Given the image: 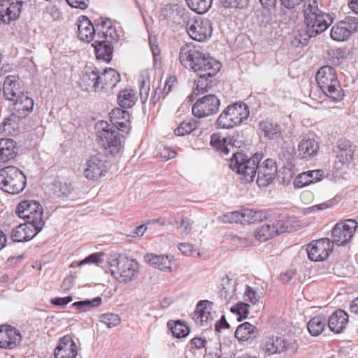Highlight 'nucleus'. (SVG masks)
Listing matches in <instances>:
<instances>
[{"label": "nucleus", "mask_w": 358, "mask_h": 358, "mask_svg": "<svg viewBox=\"0 0 358 358\" xmlns=\"http://www.w3.org/2000/svg\"><path fill=\"white\" fill-rule=\"evenodd\" d=\"M180 62L185 67L192 69L198 76L196 95L204 93L211 87V80L220 70L221 64L211 57L205 55L200 46L193 43L183 45L180 50Z\"/></svg>", "instance_id": "nucleus-1"}, {"label": "nucleus", "mask_w": 358, "mask_h": 358, "mask_svg": "<svg viewBox=\"0 0 358 358\" xmlns=\"http://www.w3.org/2000/svg\"><path fill=\"white\" fill-rule=\"evenodd\" d=\"M261 155L255 154L250 158L241 153H234L230 159L229 167L238 174L242 175L247 182L253 181L256 173V182L259 187L269 185L277 173V165L272 159L264 160L261 164Z\"/></svg>", "instance_id": "nucleus-2"}, {"label": "nucleus", "mask_w": 358, "mask_h": 358, "mask_svg": "<svg viewBox=\"0 0 358 358\" xmlns=\"http://www.w3.org/2000/svg\"><path fill=\"white\" fill-rule=\"evenodd\" d=\"M316 81L323 93L334 101L343 99L342 89L335 69L331 66H324L317 72Z\"/></svg>", "instance_id": "nucleus-3"}, {"label": "nucleus", "mask_w": 358, "mask_h": 358, "mask_svg": "<svg viewBox=\"0 0 358 358\" xmlns=\"http://www.w3.org/2000/svg\"><path fill=\"white\" fill-rule=\"evenodd\" d=\"M25 175L14 166L0 169V189L10 194L21 192L26 186Z\"/></svg>", "instance_id": "nucleus-4"}, {"label": "nucleus", "mask_w": 358, "mask_h": 358, "mask_svg": "<svg viewBox=\"0 0 358 358\" xmlns=\"http://www.w3.org/2000/svg\"><path fill=\"white\" fill-rule=\"evenodd\" d=\"M249 115V108L245 103H235L228 106L220 115L217 124L220 128L231 129L240 125Z\"/></svg>", "instance_id": "nucleus-5"}, {"label": "nucleus", "mask_w": 358, "mask_h": 358, "mask_svg": "<svg viewBox=\"0 0 358 358\" xmlns=\"http://www.w3.org/2000/svg\"><path fill=\"white\" fill-rule=\"evenodd\" d=\"M95 129L101 146L111 155L117 154L122 147L118 131L106 121H99Z\"/></svg>", "instance_id": "nucleus-6"}, {"label": "nucleus", "mask_w": 358, "mask_h": 358, "mask_svg": "<svg viewBox=\"0 0 358 358\" xmlns=\"http://www.w3.org/2000/svg\"><path fill=\"white\" fill-rule=\"evenodd\" d=\"M111 275L120 283L134 280L138 273L137 262L125 257L114 259L110 262Z\"/></svg>", "instance_id": "nucleus-7"}, {"label": "nucleus", "mask_w": 358, "mask_h": 358, "mask_svg": "<svg viewBox=\"0 0 358 358\" xmlns=\"http://www.w3.org/2000/svg\"><path fill=\"white\" fill-rule=\"evenodd\" d=\"M16 213L20 217L27 219V222L35 225L38 231H41L44 227L43 208L36 201L25 200L21 201L17 205Z\"/></svg>", "instance_id": "nucleus-8"}, {"label": "nucleus", "mask_w": 358, "mask_h": 358, "mask_svg": "<svg viewBox=\"0 0 358 358\" xmlns=\"http://www.w3.org/2000/svg\"><path fill=\"white\" fill-rule=\"evenodd\" d=\"M185 28L188 35L199 42H204L210 38L213 31L211 21L201 17L189 18Z\"/></svg>", "instance_id": "nucleus-9"}, {"label": "nucleus", "mask_w": 358, "mask_h": 358, "mask_svg": "<svg viewBox=\"0 0 358 358\" xmlns=\"http://www.w3.org/2000/svg\"><path fill=\"white\" fill-rule=\"evenodd\" d=\"M189 13L178 3H166L160 9L159 20H165L168 24L184 26L188 21Z\"/></svg>", "instance_id": "nucleus-10"}, {"label": "nucleus", "mask_w": 358, "mask_h": 358, "mask_svg": "<svg viewBox=\"0 0 358 358\" xmlns=\"http://www.w3.org/2000/svg\"><path fill=\"white\" fill-rule=\"evenodd\" d=\"M334 245V242L328 238L313 241L306 248L309 259L314 262L326 260L333 252Z\"/></svg>", "instance_id": "nucleus-11"}, {"label": "nucleus", "mask_w": 358, "mask_h": 358, "mask_svg": "<svg viewBox=\"0 0 358 358\" xmlns=\"http://www.w3.org/2000/svg\"><path fill=\"white\" fill-rule=\"evenodd\" d=\"M357 227L358 223L355 220H345L337 223L332 230V242H334V244L340 246L350 243Z\"/></svg>", "instance_id": "nucleus-12"}, {"label": "nucleus", "mask_w": 358, "mask_h": 358, "mask_svg": "<svg viewBox=\"0 0 358 358\" xmlns=\"http://www.w3.org/2000/svg\"><path fill=\"white\" fill-rule=\"evenodd\" d=\"M106 162V157L103 154L91 156L83 169L84 176L88 180H95L104 176L107 171Z\"/></svg>", "instance_id": "nucleus-13"}, {"label": "nucleus", "mask_w": 358, "mask_h": 358, "mask_svg": "<svg viewBox=\"0 0 358 358\" xmlns=\"http://www.w3.org/2000/svg\"><path fill=\"white\" fill-rule=\"evenodd\" d=\"M220 105V101L215 95H206L193 105L192 114L199 118L210 116L217 112Z\"/></svg>", "instance_id": "nucleus-14"}, {"label": "nucleus", "mask_w": 358, "mask_h": 358, "mask_svg": "<svg viewBox=\"0 0 358 358\" xmlns=\"http://www.w3.org/2000/svg\"><path fill=\"white\" fill-rule=\"evenodd\" d=\"M262 349L269 355L280 352L293 354L296 350V345L294 342L285 340L281 337H268L262 344Z\"/></svg>", "instance_id": "nucleus-15"}, {"label": "nucleus", "mask_w": 358, "mask_h": 358, "mask_svg": "<svg viewBox=\"0 0 358 358\" xmlns=\"http://www.w3.org/2000/svg\"><path fill=\"white\" fill-rule=\"evenodd\" d=\"M22 8V2L19 0L0 1V22L9 24L19 18Z\"/></svg>", "instance_id": "nucleus-16"}, {"label": "nucleus", "mask_w": 358, "mask_h": 358, "mask_svg": "<svg viewBox=\"0 0 358 358\" xmlns=\"http://www.w3.org/2000/svg\"><path fill=\"white\" fill-rule=\"evenodd\" d=\"M305 20L306 27L308 30L313 31L315 36L325 31L333 22L331 15L324 12L306 16Z\"/></svg>", "instance_id": "nucleus-17"}, {"label": "nucleus", "mask_w": 358, "mask_h": 358, "mask_svg": "<svg viewBox=\"0 0 358 358\" xmlns=\"http://www.w3.org/2000/svg\"><path fill=\"white\" fill-rule=\"evenodd\" d=\"M3 96L9 101L26 94L24 93L20 78L14 75H9L6 77L3 82Z\"/></svg>", "instance_id": "nucleus-18"}, {"label": "nucleus", "mask_w": 358, "mask_h": 358, "mask_svg": "<svg viewBox=\"0 0 358 358\" xmlns=\"http://www.w3.org/2000/svg\"><path fill=\"white\" fill-rule=\"evenodd\" d=\"M54 355L55 358H76L78 349L71 336L66 335L59 340Z\"/></svg>", "instance_id": "nucleus-19"}, {"label": "nucleus", "mask_w": 358, "mask_h": 358, "mask_svg": "<svg viewBox=\"0 0 358 358\" xmlns=\"http://www.w3.org/2000/svg\"><path fill=\"white\" fill-rule=\"evenodd\" d=\"M144 260L150 266L163 272L171 273L177 269V266H172L174 259L173 257L165 255H157L152 253H148L144 255Z\"/></svg>", "instance_id": "nucleus-20"}, {"label": "nucleus", "mask_w": 358, "mask_h": 358, "mask_svg": "<svg viewBox=\"0 0 358 358\" xmlns=\"http://www.w3.org/2000/svg\"><path fill=\"white\" fill-rule=\"evenodd\" d=\"M100 73L98 69L93 66H86L80 79V85L85 91H96L100 90Z\"/></svg>", "instance_id": "nucleus-21"}, {"label": "nucleus", "mask_w": 358, "mask_h": 358, "mask_svg": "<svg viewBox=\"0 0 358 358\" xmlns=\"http://www.w3.org/2000/svg\"><path fill=\"white\" fill-rule=\"evenodd\" d=\"M22 336L18 330L10 327H0V348H15L21 341Z\"/></svg>", "instance_id": "nucleus-22"}, {"label": "nucleus", "mask_w": 358, "mask_h": 358, "mask_svg": "<svg viewBox=\"0 0 358 358\" xmlns=\"http://www.w3.org/2000/svg\"><path fill=\"white\" fill-rule=\"evenodd\" d=\"M96 31V38L101 41L113 43L119 38L115 27L110 19L101 20V22L97 24Z\"/></svg>", "instance_id": "nucleus-23"}, {"label": "nucleus", "mask_w": 358, "mask_h": 358, "mask_svg": "<svg viewBox=\"0 0 358 358\" xmlns=\"http://www.w3.org/2000/svg\"><path fill=\"white\" fill-rule=\"evenodd\" d=\"M10 102H12V114L18 119L28 116L33 110L34 101L27 94Z\"/></svg>", "instance_id": "nucleus-24"}, {"label": "nucleus", "mask_w": 358, "mask_h": 358, "mask_svg": "<svg viewBox=\"0 0 358 358\" xmlns=\"http://www.w3.org/2000/svg\"><path fill=\"white\" fill-rule=\"evenodd\" d=\"M285 231H286V227H283L281 222L279 221L276 225L273 223L265 224L258 227L255 233V236L258 241L264 242Z\"/></svg>", "instance_id": "nucleus-25"}, {"label": "nucleus", "mask_w": 358, "mask_h": 358, "mask_svg": "<svg viewBox=\"0 0 358 358\" xmlns=\"http://www.w3.org/2000/svg\"><path fill=\"white\" fill-rule=\"evenodd\" d=\"M110 122L116 130L128 133L130 130L129 113L128 111L117 108L109 113Z\"/></svg>", "instance_id": "nucleus-26"}, {"label": "nucleus", "mask_w": 358, "mask_h": 358, "mask_svg": "<svg viewBox=\"0 0 358 358\" xmlns=\"http://www.w3.org/2000/svg\"><path fill=\"white\" fill-rule=\"evenodd\" d=\"M35 227V225L28 222L18 225L12 230L11 238L13 241L14 242L30 241L40 231Z\"/></svg>", "instance_id": "nucleus-27"}, {"label": "nucleus", "mask_w": 358, "mask_h": 358, "mask_svg": "<svg viewBox=\"0 0 358 358\" xmlns=\"http://www.w3.org/2000/svg\"><path fill=\"white\" fill-rule=\"evenodd\" d=\"M348 315L343 310L334 312L327 320L328 327L332 332L340 334L345 329L348 323Z\"/></svg>", "instance_id": "nucleus-28"}, {"label": "nucleus", "mask_w": 358, "mask_h": 358, "mask_svg": "<svg viewBox=\"0 0 358 358\" xmlns=\"http://www.w3.org/2000/svg\"><path fill=\"white\" fill-rule=\"evenodd\" d=\"M96 31L91 21L86 16H82L78 22V36L84 42L96 39Z\"/></svg>", "instance_id": "nucleus-29"}, {"label": "nucleus", "mask_w": 358, "mask_h": 358, "mask_svg": "<svg viewBox=\"0 0 358 358\" xmlns=\"http://www.w3.org/2000/svg\"><path fill=\"white\" fill-rule=\"evenodd\" d=\"M17 143L10 138H0V163H6L15 158Z\"/></svg>", "instance_id": "nucleus-30"}, {"label": "nucleus", "mask_w": 358, "mask_h": 358, "mask_svg": "<svg viewBox=\"0 0 358 358\" xmlns=\"http://www.w3.org/2000/svg\"><path fill=\"white\" fill-rule=\"evenodd\" d=\"M211 306L212 303L208 301H201L197 304L195 310L192 314V317L196 323L203 325L204 322H208L213 319Z\"/></svg>", "instance_id": "nucleus-31"}, {"label": "nucleus", "mask_w": 358, "mask_h": 358, "mask_svg": "<svg viewBox=\"0 0 358 358\" xmlns=\"http://www.w3.org/2000/svg\"><path fill=\"white\" fill-rule=\"evenodd\" d=\"M259 130L269 140H276L281 136V126L277 122L266 120L259 122Z\"/></svg>", "instance_id": "nucleus-32"}, {"label": "nucleus", "mask_w": 358, "mask_h": 358, "mask_svg": "<svg viewBox=\"0 0 358 358\" xmlns=\"http://www.w3.org/2000/svg\"><path fill=\"white\" fill-rule=\"evenodd\" d=\"M324 176V171L320 169L308 171L300 173L294 181L296 188H301L310 183L320 180Z\"/></svg>", "instance_id": "nucleus-33"}, {"label": "nucleus", "mask_w": 358, "mask_h": 358, "mask_svg": "<svg viewBox=\"0 0 358 358\" xmlns=\"http://www.w3.org/2000/svg\"><path fill=\"white\" fill-rule=\"evenodd\" d=\"M320 148L319 143L313 138H304L298 145L299 156L308 159L316 155Z\"/></svg>", "instance_id": "nucleus-34"}, {"label": "nucleus", "mask_w": 358, "mask_h": 358, "mask_svg": "<svg viewBox=\"0 0 358 358\" xmlns=\"http://www.w3.org/2000/svg\"><path fill=\"white\" fill-rule=\"evenodd\" d=\"M111 43L101 41V40H98L97 38L94 39L92 46L98 59H102L106 62H109L112 59L113 48Z\"/></svg>", "instance_id": "nucleus-35"}, {"label": "nucleus", "mask_w": 358, "mask_h": 358, "mask_svg": "<svg viewBox=\"0 0 358 358\" xmlns=\"http://www.w3.org/2000/svg\"><path fill=\"white\" fill-rule=\"evenodd\" d=\"M100 88H113L120 82V74L113 69L104 70L100 75Z\"/></svg>", "instance_id": "nucleus-36"}, {"label": "nucleus", "mask_w": 358, "mask_h": 358, "mask_svg": "<svg viewBox=\"0 0 358 358\" xmlns=\"http://www.w3.org/2000/svg\"><path fill=\"white\" fill-rule=\"evenodd\" d=\"M221 286V297H222L227 302H229L233 300L236 296V280L232 278H229L228 275H226L222 279Z\"/></svg>", "instance_id": "nucleus-37"}, {"label": "nucleus", "mask_w": 358, "mask_h": 358, "mask_svg": "<svg viewBox=\"0 0 358 358\" xmlns=\"http://www.w3.org/2000/svg\"><path fill=\"white\" fill-rule=\"evenodd\" d=\"M257 334V328L249 322L240 324L235 331V336L239 341H247L255 338Z\"/></svg>", "instance_id": "nucleus-38"}, {"label": "nucleus", "mask_w": 358, "mask_h": 358, "mask_svg": "<svg viewBox=\"0 0 358 358\" xmlns=\"http://www.w3.org/2000/svg\"><path fill=\"white\" fill-rule=\"evenodd\" d=\"M327 323L325 316L317 315L310 320L307 324V329L312 336H317L323 332Z\"/></svg>", "instance_id": "nucleus-39"}, {"label": "nucleus", "mask_w": 358, "mask_h": 358, "mask_svg": "<svg viewBox=\"0 0 358 358\" xmlns=\"http://www.w3.org/2000/svg\"><path fill=\"white\" fill-rule=\"evenodd\" d=\"M139 95L142 103H145L150 89V78L147 70H143L139 75Z\"/></svg>", "instance_id": "nucleus-40"}, {"label": "nucleus", "mask_w": 358, "mask_h": 358, "mask_svg": "<svg viewBox=\"0 0 358 358\" xmlns=\"http://www.w3.org/2000/svg\"><path fill=\"white\" fill-rule=\"evenodd\" d=\"M243 224H255L261 222L266 218V213L262 210H254L252 209L243 210Z\"/></svg>", "instance_id": "nucleus-41"}, {"label": "nucleus", "mask_w": 358, "mask_h": 358, "mask_svg": "<svg viewBox=\"0 0 358 358\" xmlns=\"http://www.w3.org/2000/svg\"><path fill=\"white\" fill-rule=\"evenodd\" d=\"M313 31L308 30L306 27L294 32V39L292 43L294 46L306 45L310 38L314 37Z\"/></svg>", "instance_id": "nucleus-42"}, {"label": "nucleus", "mask_w": 358, "mask_h": 358, "mask_svg": "<svg viewBox=\"0 0 358 358\" xmlns=\"http://www.w3.org/2000/svg\"><path fill=\"white\" fill-rule=\"evenodd\" d=\"M13 114L8 118H5L3 124L0 127V134L4 135L13 136L19 129L18 123Z\"/></svg>", "instance_id": "nucleus-43"}, {"label": "nucleus", "mask_w": 358, "mask_h": 358, "mask_svg": "<svg viewBox=\"0 0 358 358\" xmlns=\"http://www.w3.org/2000/svg\"><path fill=\"white\" fill-rule=\"evenodd\" d=\"M136 101V94L132 90H124L117 95V101L122 108L131 107Z\"/></svg>", "instance_id": "nucleus-44"}, {"label": "nucleus", "mask_w": 358, "mask_h": 358, "mask_svg": "<svg viewBox=\"0 0 358 358\" xmlns=\"http://www.w3.org/2000/svg\"><path fill=\"white\" fill-rule=\"evenodd\" d=\"M188 7L198 14L206 13L212 6L213 0H185Z\"/></svg>", "instance_id": "nucleus-45"}, {"label": "nucleus", "mask_w": 358, "mask_h": 358, "mask_svg": "<svg viewBox=\"0 0 358 358\" xmlns=\"http://www.w3.org/2000/svg\"><path fill=\"white\" fill-rule=\"evenodd\" d=\"M199 127V122L194 120H184L174 130V134L178 136H182L190 134L196 129Z\"/></svg>", "instance_id": "nucleus-46"}, {"label": "nucleus", "mask_w": 358, "mask_h": 358, "mask_svg": "<svg viewBox=\"0 0 358 358\" xmlns=\"http://www.w3.org/2000/svg\"><path fill=\"white\" fill-rule=\"evenodd\" d=\"M330 35L331 38L336 41H346L350 36V31L343 25L341 21L332 27Z\"/></svg>", "instance_id": "nucleus-47"}, {"label": "nucleus", "mask_w": 358, "mask_h": 358, "mask_svg": "<svg viewBox=\"0 0 358 358\" xmlns=\"http://www.w3.org/2000/svg\"><path fill=\"white\" fill-rule=\"evenodd\" d=\"M102 298L100 296L95 297L92 300H84L74 302L72 306L80 311H86L91 308H97L101 306Z\"/></svg>", "instance_id": "nucleus-48"}, {"label": "nucleus", "mask_w": 358, "mask_h": 358, "mask_svg": "<svg viewBox=\"0 0 358 358\" xmlns=\"http://www.w3.org/2000/svg\"><path fill=\"white\" fill-rule=\"evenodd\" d=\"M168 326L170 327L173 336L178 338L186 337L190 331L189 328L180 321L173 322V324L169 322Z\"/></svg>", "instance_id": "nucleus-49"}, {"label": "nucleus", "mask_w": 358, "mask_h": 358, "mask_svg": "<svg viewBox=\"0 0 358 358\" xmlns=\"http://www.w3.org/2000/svg\"><path fill=\"white\" fill-rule=\"evenodd\" d=\"M99 321L108 328L117 327L121 321L120 316L114 313H105L99 316Z\"/></svg>", "instance_id": "nucleus-50"}, {"label": "nucleus", "mask_w": 358, "mask_h": 358, "mask_svg": "<svg viewBox=\"0 0 358 358\" xmlns=\"http://www.w3.org/2000/svg\"><path fill=\"white\" fill-rule=\"evenodd\" d=\"M210 145L216 149L220 150L225 155H228L229 152L227 145V139L220 134H214L211 136Z\"/></svg>", "instance_id": "nucleus-51"}, {"label": "nucleus", "mask_w": 358, "mask_h": 358, "mask_svg": "<svg viewBox=\"0 0 358 358\" xmlns=\"http://www.w3.org/2000/svg\"><path fill=\"white\" fill-rule=\"evenodd\" d=\"M72 189L71 183L60 180L55 182L54 191L58 196H68L71 194Z\"/></svg>", "instance_id": "nucleus-52"}, {"label": "nucleus", "mask_w": 358, "mask_h": 358, "mask_svg": "<svg viewBox=\"0 0 358 358\" xmlns=\"http://www.w3.org/2000/svg\"><path fill=\"white\" fill-rule=\"evenodd\" d=\"M250 305L243 302H238L236 306L231 308V312L236 313L238 317V320L241 321L243 319L248 317L249 315Z\"/></svg>", "instance_id": "nucleus-53"}, {"label": "nucleus", "mask_w": 358, "mask_h": 358, "mask_svg": "<svg viewBox=\"0 0 358 358\" xmlns=\"http://www.w3.org/2000/svg\"><path fill=\"white\" fill-rule=\"evenodd\" d=\"M103 254L102 253H94L88 257H87L85 259L79 262H73L71 264L70 267L71 268H76L80 267L85 264L88 263H94V264H98L100 262H102Z\"/></svg>", "instance_id": "nucleus-54"}, {"label": "nucleus", "mask_w": 358, "mask_h": 358, "mask_svg": "<svg viewBox=\"0 0 358 358\" xmlns=\"http://www.w3.org/2000/svg\"><path fill=\"white\" fill-rule=\"evenodd\" d=\"M303 8L305 17L322 12L318 8L317 0H304Z\"/></svg>", "instance_id": "nucleus-55"}, {"label": "nucleus", "mask_w": 358, "mask_h": 358, "mask_svg": "<svg viewBox=\"0 0 358 358\" xmlns=\"http://www.w3.org/2000/svg\"><path fill=\"white\" fill-rule=\"evenodd\" d=\"M341 22L350 31V36L358 30V18L357 17L348 16Z\"/></svg>", "instance_id": "nucleus-56"}, {"label": "nucleus", "mask_w": 358, "mask_h": 358, "mask_svg": "<svg viewBox=\"0 0 358 358\" xmlns=\"http://www.w3.org/2000/svg\"><path fill=\"white\" fill-rule=\"evenodd\" d=\"M249 0H220L221 4L224 8H233L243 9L248 4Z\"/></svg>", "instance_id": "nucleus-57"}, {"label": "nucleus", "mask_w": 358, "mask_h": 358, "mask_svg": "<svg viewBox=\"0 0 358 358\" xmlns=\"http://www.w3.org/2000/svg\"><path fill=\"white\" fill-rule=\"evenodd\" d=\"M244 299L255 305L259 302L261 296L252 287L247 286L244 292Z\"/></svg>", "instance_id": "nucleus-58"}, {"label": "nucleus", "mask_w": 358, "mask_h": 358, "mask_svg": "<svg viewBox=\"0 0 358 358\" xmlns=\"http://www.w3.org/2000/svg\"><path fill=\"white\" fill-rule=\"evenodd\" d=\"M243 210L241 211L229 212L224 215L223 222H240L243 224Z\"/></svg>", "instance_id": "nucleus-59"}, {"label": "nucleus", "mask_w": 358, "mask_h": 358, "mask_svg": "<svg viewBox=\"0 0 358 358\" xmlns=\"http://www.w3.org/2000/svg\"><path fill=\"white\" fill-rule=\"evenodd\" d=\"M159 153L161 157L166 160L173 159L176 156V152L174 150L165 145H161L159 148Z\"/></svg>", "instance_id": "nucleus-60"}, {"label": "nucleus", "mask_w": 358, "mask_h": 358, "mask_svg": "<svg viewBox=\"0 0 358 358\" xmlns=\"http://www.w3.org/2000/svg\"><path fill=\"white\" fill-rule=\"evenodd\" d=\"M341 152L340 155L341 157H344L345 159L344 161L348 162L350 160L353 156L354 150L352 149L351 145H350V143L348 142L344 145H341Z\"/></svg>", "instance_id": "nucleus-61"}, {"label": "nucleus", "mask_w": 358, "mask_h": 358, "mask_svg": "<svg viewBox=\"0 0 358 358\" xmlns=\"http://www.w3.org/2000/svg\"><path fill=\"white\" fill-rule=\"evenodd\" d=\"M73 8L84 10L88 7L90 0H66Z\"/></svg>", "instance_id": "nucleus-62"}, {"label": "nucleus", "mask_w": 358, "mask_h": 358, "mask_svg": "<svg viewBox=\"0 0 358 358\" xmlns=\"http://www.w3.org/2000/svg\"><path fill=\"white\" fill-rule=\"evenodd\" d=\"M72 300L73 297L71 296H69L66 297H56L51 300V303L55 306L64 307L66 305L69 303Z\"/></svg>", "instance_id": "nucleus-63"}, {"label": "nucleus", "mask_w": 358, "mask_h": 358, "mask_svg": "<svg viewBox=\"0 0 358 358\" xmlns=\"http://www.w3.org/2000/svg\"><path fill=\"white\" fill-rule=\"evenodd\" d=\"M178 249L181 251V252L186 255H192L194 250L193 246L188 243H181L178 245Z\"/></svg>", "instance_id": "nucleus-64"}]
</instances>
